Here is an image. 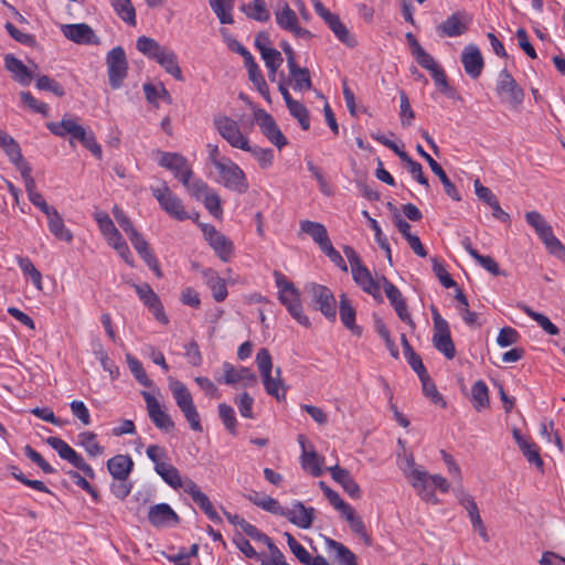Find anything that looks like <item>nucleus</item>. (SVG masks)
<instances>
[{
	"mask_svg": "<svg viewBox=\"0 0 565 565\" xmlns=\"http://www.w3.org/2000/svg\"><path fill=\"white\" fill-rule=\"evenodd\" d=\"M403 471L420 499L427 503L434 505L439 504V499L435 491L430 489V486H434V488L443 493L449 491L450 486L446 478L440 475H429L425 469L415 463L412 456L406 458Z\"/></svg>",
	"mask_w": 565,
	"mask_h": 565,
	"instance_id": "1",
	"label": "nucleus"
},
{
	"mask_svg": "<svg viewBox=\"0 0 565 565\" xmlns=\"http://www.w3.org/2000/svg\"><path fill=\"white\" fill-rule=\"evenodd\" d=\"M278 299L286 307L289 315L301 326L310 327L309 318L303 313L300 292L295 285L280 271H274Z\"/></svg>",
	"mask_w": 565,
	"mask_h": 565,
	"instance_id": "2",
	"label": "nucleus"
},
{
	"mask_svg": "<svg viewBox=\"0 0 565 565\" xmlns=\"http://www.w3.org/2000/svg\"><path fill=\"white\" fill-rule=\"evenodd\" d=\"M256 363L262 375L266 393L276 397L279 402L285 399L287 386L281 379V369L277 367L275 370V376L273 375L271 355L266 348H263L257 352Z\"/></svg>",
	"mask_w": 565,
	"mask_h": 565,
	"instance_id": "3",
	"label": "nucleus"
},
{
	"mask_svg": "<svg viewBox=\"0 0 565 565\" xmlns=\"http://www.w3.org/2000/svg\"><path fill=\"white\" fill-rule=\"evenodd\" d=\"M214 181L237 194H245L249 189L245 172L230 158H225L224 163H217Z\"/></svg>",
	"mask_w": 565,
	"mask_h": 565,
	"instance_id": "4",
	"label": "nucleus"
},
{
	"mask_svg": "<svg viewBox=\"0 0 565 565\" xmlns=\"http://www.w3.org/2000/svg\"><path fill=\"white\" fill-rule=\"evenodd\" d=\"M169 388L172 393L177 406L182 412L191 429L201 433L203 427L201 424L200 415L196 406L194 405L192 394L190 393L186 385L179 380L170 379Z\"/></svg>",
	"mask_w": 565,
	"mask_h": 565,
	"instance_id": "5",
	"label": "nucleus"
},
{
	"mask_svg": "<svg viewBox=\"0 0 565 565\" xmlns=\"http://www.w3.org/2000/svg\"><path fill=\"white\" fill-rule=\"evenodd\" d=\"M311 301L327 319L334 321L337 318V300L333 292L326 286L310 282L306 286Z\"/></svg>",
	"mask_w": 565,
	"mask_h": 565,
	"instance_id": "6",
	"label": "nucleus"
},
{
	"mask_svg": "<svg viewBox=\"0 0 565 565\" xmlns=\"http://www.w3.org/2000/svg\"><path fill=\"white\" fill-rule=\"evenodd\" d=\"M275 19L281 30L291 33L297 39L309 40L313 36L308 29L299 24V18L296 12L285 1L278 3L275 10Z\"/></svg>",
	"mask_w": 565,
	"mask_h": 565,
	"instance_id": "7",
	"label": "nucleus"
},
{
	"mask_svg": "<svg viewBox=\"0 0 565 565\" xmlns=\"http://www.w3.org/2000/svg\"><path fill=\"white\" fill-rule=\"evenodd\" d=\"M109 85L114 89L121 87L127 76L128 61L125 50L121 46L111 49L106 56Z\"/></svg>",
	"mask_w": 565,
	"mask_h": 565,
	"instance_id": "8",
	"label": "nucleus"
},
{
	"mask_svg": "<svg viewBox=\"0 0 565 565\" xmlns=\"http://www.w3.org/2000/svg\"><path fill=\"white\" fill-rule=\"evenodd\" d=\"M214 126L218 134L236 149H248V138L241 131L236 120L228 116H218L214 119Z\"/></svg>",
	"mask_w": 565,
	"mask_h": 565,
	"instance_id": "9",
	"label": "nucleus"
},
{
	"mask_svg": "<svg viewBox=\"0 0 565 565\" xmlns=\"http://www.w3.org/2000/svg\"><path fill=\"white\" fill-rule=\"evenodd\" d=\"M152 195L159 202L161 209L178 221L189 218L182 201L163 183L162 188H151Z\"/></svg>",
	"mask_w": 565,
	"mask_h": 565,
	"instance_id": "10",
	"label": "nucleus"
},
{
	"mask_svg": "<svg viewBox=\"0 0 565 565\" xmlns=\"http://www.w3.org/2000/svg\"><path fill=\"white\" fill-rule=\"evenodd\" d=\"M158 154L159 166L170 170L181 183H186L188 179H192L193 170L184 156L166 151H158Z\"/></svg>",
	"mask_w": 565,
	"mask_h": 565,
	"instance_id": "11",
	"label": "nucleus"
},
{
	"mask_svg": "<svg viewBox=\"0 0 565 565\" xmlns=\"http://www.w3.org/2000/svg\"><path fill=\"white\" fill-rule=\"evenodd\" d=\"M46 444L57 451L62 459L67 460L75 468L83 471L85 476L90 479L95 478L94 469L63 439L58 437H49L46 439Z\"/></svg>",
	"mask_w": 565,
	"mask_h": 565,
	"instance_id": "12",
	"label": "nucleus"
},
{
	"mask_svg": "<svg viewBox=\"0 0 565 565\" xmlns=\"http://www.w3.org/2000/svg\"><path fill=\"white\" fill-rule=\"evenodd\" d=\"M254 117L258 124L263 135L278 149L287 146L288 140L281 132L280 128L276 124L275 119L270 114L262 108L254 110Z\"/></svg>",
	"mask_w": 565,
	"mask_h": 565,
	"instance_id": "13",
	"label": "nucleus"
},
{
	"mask_svg": "<svg viewBox=\"0 0 565 565\" xmlns=\"http://www.w3.org/2000/svg\"><path fill=\"white\" fill-rule=\"evenodd\" d=\"M203 234L211 248L222 262L227 263L232 259L234 244L227 236L218 232L213 225H205Z\"/></svg>",
	"mask_w": 565,
	"mask_h": 565,
	"instance_id": "14",
	"label": "nucleus"
},
{
	"mask_svg": "<svg viewBox=\"0 0 565 565\" xmlns=\"http://www.w3.org/2000/svg\"><path fill=\"white\" fill-rule=\"evenodd\" d=\"M141 395L146 402L148 416L153 425L163 431H171L174 423L170 415L162 408L159 401L149 392L142 391Z\"/></svg>",
	"mask_w": 565,
	"mask_h": 565,
	"instance_id": "15",
	"label": "nucleus"
},
{
	"mask_svg": "<svg viewBox=\"0 0 565 565\" xmlns=\"http://www.w3.org/2000/svg\"><path fill=\"white\" fill-rule=\"evenodd\" d=\"M470 23L471 18H469L466 13L456 12L437 25V32L441 36H460L467 32Z\"/></svg>",
	"mask_w": 565,
	"mask_h": 565,
	"instance_id": "16",
	"label": "nucleus"
},
{
	"mask_svg": "<svg viewBox=\"0 0 565 565\" xmlns=\"http://www.w3.org/2000/svg\"><path fill=\"white\" fill-rule=\"evenodd\" d=\"M315 513L312 507H305L300 501H296L291 508H285L282 516L300 529H309L312 525Z\"/></svg>",
	"mask_w": 565,
	"mask_h": 565,
	"instance_id": "17",
	"label": "nucleus"
},
{
	"mask_svg": "<svg viewBox=\"0 0 565 565\" xmlns=\"http://www.w3.org/2000/svg\"><path fill=\"white\" fill-rule=\"evenodd\" d=\"M497 89L499 94H505L513 106L522 104L524 92L507 68L502 70L499 74Z\"/></svg>",
	"mask_w": 565,
	"mask_h": 565,
	"instance_id": "18",
	"label": "nucleus"
},
{
	"mask_svg": "<svg viewBox=\"0 0 565 565\" xmlns=\"http://www.w3.org/2000/svg\"><path fill=\"white\" fill-rule=\"evenodd\" d=\"M461 63L465 72L471 78H478L483 70L484 62L479 47L475 44L465 46L461 54Z\"/></svg>",
	"mask_w": 565,
	"mask_h": 565,
	"instance_id": "19",
	"label": "nucleus"
},
{
	"mask_svg": "<svg viewBox=\"0 0 565 565\" xmlns=\"http://www.w3.org/2000/svg\"><path fill=\"white\" fill-rule=\"evenodd\" d=\"M50 131L58 137L70 135L73 139L78 140L85 139V135L88 132L82 125L77 124L75 118L64 117L61 121L47 124Z\"/></svg>",
	"mask_w": 565,
	"mask_h": 565,
	"instance_id": "20",
	"label": "nucleus"
},
{
	"mask_svg": "<svg viewBox=\"0 0 565 565\" xmlns=\"http://www.w3.org/2000/svg\"><path fill=\"white\" fill-rule=\"evenodd\" d=\"M416 151L419 153L420 157H423L427 163L429 164L431 171L439 178L440 182L443 183L445 188V192L448 196H450L455 201H460V194L456 188V185L450 181V179L447 177L446 172L441 168V166L435 161L420 145H417Z\"/></svg>",
	"mask_w": 565,
	"mask_h": 565,
	"instance_id": "21",
	"label": "nucleus"
},
{
	"mask_svg": "<svg viewBox=\"0 0 565 565\" xmlns=\"http://www.w3.org/2000/svg\"><path fill=\"white\" fill-rule=\"evenodd\" d=\"M62 32L64 36L78 44H97L98 38L93 29L86 23L63 25Z\"/></svg>",
	"mask_w": 565,
	"mask_h": 565,
	"instance_id": "22",
	"label": "nucleus"
},
{
	"mask_svg": "<svg viewBox=\"0 0 565 565\" xmlns=\"http://www.w3.org/2000/svg\"><path fill=\"white\" fill-rule=\"evenodd\" d=\"M134 248L137 250L139 256L145 260V263L152 269L158 277H161V270L159 267V262L152 250L149 247V244L143 238V236L138 232H134L128 235Z\"/></svg>",
	"mask_w": 565,
	"mask_h": 565,
	"instance_id": "23",
	"label": "nucleus"
},
{
	"mask_svg": "<svg viewBox=\"0 0 565 565\" xmlns=\"http://www.w3.org/2000/svg\"><path fill=\"white\" fill-rule=\"evenodd\" d=\"M353 280L356 285H359L362 290L369 295H371L374 299L382 300L381 295V278L375 280L370 270L366 267L355 268L352 273Z\"/></svg>",
	"mask_w": 565,
	"mask_h": 565,
	"instance_id": "24",
	"label": "nucleus"
},
{
	"mask_svg": "<svg viewBox=\"0 0 565 565\" xmlns=\"http://www.w3.org/2000/svg\"><path fill=\"white\" fill-rule=\"evenodd\" d=\"M45 215L47 217V226L51 234L58 241L68 244L72 243L74 237L73 233L65 226L64 220L58 211L53 207L50 212H46Z\"/></svg>",
	"mask_w": 565,
	"mask_h": 565,
	"instance_id": "25",
	"label": "nucleus"
},
{
	"mask_svg": "<svg viewBox=\"0 0 565 565\" xmlns=\"http://www.w3.org/2000/svg\"><path fill=\"white\" fill-rule=\"evenodd\" d=\"M223 371L224 382L226 384L233 385L243 382L245 386H252L257 382L256 374L244 366L235 369L231 363L225 362L223 364Z\"/></svg>",
	"mask_w": 565,
	"mask_h": 565,
	"instance_id": "26",
	"label": "nucleus"
},
{
	"mask_svg": "<svg viewBox=\"0 0 565 565\" xmlns=\"http://www.w3.org/2000/svg\"><path fill=\"white\" fill-rule=\"evenodd\" d=\"M201 274L205 284L211 289L215 301H224L227 297L225 280L213 268H204L201 270Z\"/></svg>",
	"mask_w": 565,
	"mask_h": 565,
	"instance_id": "27",
	"label": "nucleus"
},
{
	"mask_svg": "<svg viewBox=\"0 0 565 565\" xmlns=\"http://www.w3.org/2000/svg\"><path fill=\"white\" fill-rule=\"evenodd\" d=\"M134 461L128 455H117L107 461V469L115 480L128 479Z\"/></svg>",
	"mask_w": 565,
	"mask_h": 565,
	"instance_id": "28",
	"label": "nucleus"
},
{
	"mask_svg": "<svg viewBox=\"0 0 565 565\" xmlns=\"http://www.w3.org/2000/svg\"><path fill=\"white\" fill-rule=\"evenodd\" d=\"M433 344L447 359L451 360L456 355V348L451 339L449 326L434 330Z\"/></svg>",
	"mask_w": 565,
	"mask_h": 565,
	"instance_id": "29",
	"label": "nucleus"
},
{
	"mask_svg": "<svg viewBox=\"0 0 565 565\" xmlns=\"http://www.w3.org/2000/svg\"><path fill=\"white\" fill-rule=\"evenodd\" d=\"M331 477L334 481L340 483L344 491L354 499H358L361 497V489L359 484L353 480L350 472L347 469L341 468L340 466L335 465L334 467H331L330 469Z\"/></svg>",
	"mask_w": 565,
	"mask_h": 565,
	"instance_id": "30",
	"label": "nucleus"
},
{
	"mask_svg": "<svg viewBox=\"0 0 565 565\" xmlns=\"http://www.w3.org/2000/svg\"><path fill=\"white\" fill-rule=\"evenodd\" d=\"M148 520L153 526H163L170 521L178 522V514L167 503L152 505L148 513Z\"/></svg>",
	"mask_w": 565,
	"mask_h": 565,
	"instance_id": "31",
	"label": "nucleus"
},
{
	"mask_svg": "<svg viewBox=\"0 0 565 565\" xmlns=\"http://www.w3.org/2000/svg\"><path fill=\"white\" fill-rule=\"evenodd\" d=\"M6 68L13 74V77L21 85H29L33 79L34 75L23 62L11 54H7L4 57Z\"/></svg>",
	"mask_w": 565,
	"mask_h": 565,
	"instance_id": "32",
	"label": "nucleus"
},
{
	"mask_svg": "<svg viewBox=\"0 0 565 565\" xmlns=\"http://www.w3.org/2000/svg\"><path fill=\"white\" fill-rule=\"evenodd\" d=\"M300 232L309 235L319 245L320 249L331 242L326 226L318 222L301 221Z\"/></svg>",
	"mask_w": 565,
	"mask_h": 565,
	"instance_id": "33",
	"label": "nucleus"
},
{
	"mask_svg": "<svg viewBox=\"0 0 565 565\" xmlns=\"http://www.w3.org/2000/svg\"><path fill=\"white\" fill-rule=\"evenodd\" d=\"M154 61L177 81L183 79L182 71L178 64V57L173 50L166 47Z\"/></svg>",
	"mask_w": 565,
	"mask_h": 565,
	"instance_id": "34",
	"label": "nucleus"
},
{
	"mask_svg": "<svg viewBox=\"0 0 565 565\" xmlns=\"http://www.w3.org/2000/svg\"><path fill=\"white\" fill-rule=\"evenodd\" d=\"M328 26L334 33L337 39L349 47H354L358 42L355 38L350 33L349 29L341 22L338 14H332V17L326 21Z\"/></svg>",
	"mask_w": 565,
	"mask_h": 565,
	"instance_id": "35",
	"label": "nucleus"
},
{
	"mask_svg": "<svg viewBox=\"0 0 565 565\" xmlns=\"http://www.w3.org/2000/svg\"><path fill=\"white\" fill-rule=\"evenodd\" d=\"M241 10L247 18L258 22H267L270 19V12L265 0H253L243 4Z\"/></svg>",
	"mask_w": 565,
	"mask_h": 565,
	"instance_id": "36",
	"label": "nucleus"
},
{
	"mask_svg": "<svg viewBox=\"0 0 565 565\" xmlns=\"http://www.w3.org/2000/svg\"><path fill=\"white\" fill-rule=\"evenodd\" d=\"M288 70L292 81V88L295 90L307 92L312 88L310 73L307 67H300L298 64H296L294 67Z\"/></svg>",
	"mask_w": 565,
	"mask_h": 565,
	"instance_id": "37",
	"label": "nucleus"
},
{
	"mask_svg": "<svg viewBox=\"0 0 565 565\" xmlns=\"http://www.w3.org/2000/svg\"><path fill=\"white\" fill-rule=\"evenodd\" d=\"M235 0H210V7L222 24H233Z\"/></svg>",
	"mask_w": 565,
	"mask_h": 565,
	"instance_id": "38",
	"label": "nucleus"
},
{
	"mask_svg": "<svg viewBox=\"0 0 565 565\" xmlns=\"http://www.w3.org/2000/svg\"><path fill=\"white\" fill-rule=\"evenodd\" d=\"M340 319L353 333L360 334L361 329L355 324V310L344 294L340 296Z\"/></svg>",
	"mask_w": 565,
	"mask_h": 565,
	"instance_id": "39",
	"label": "nucleus"
},
{
	"mask_svg": "<svg viewBox=\"0 0 565 565\" xmlns=\"http://www.w3.org/2000/svg\"><path fill=\"white\" fill-rule=\"evenodd\" d=\"M299 443L302 447L301 466L305 470H308L313 477L322 475L321 461L315 450L307 451L305 449V438L299 436Z\"/></svg>",
	"mask_w": 565,
	"mask_h": 565,
	"instance_id": "40",
	"label": "nucleus"
},
{
	"mask_svg": "<svg viewBox=\"0 0 565 565\" xmlns=\"http://www.w3.org/2000/svg\"><path fill=\"white\" fill-rule=\"evenodd\" d=\"M471 403L477 412L490 406L489 390L482 380L477 381L471 387Z\"/></svg>",
	"mask_w": 565,
	"mask_h": 565,
	"instance_id": "41",
	"label": "nucleus"
},
{
	"mask_svg": "<svg viewBox=\"0 0 565 565\" xmlns=\"http://www.w3.org/2000/svg\"><path fill=\"white\" fill-rule=\"evenodd\" d=\"M154 471L173 489H179L183 484V480L179 470L171 463L157 465Z\"/></svg>",
	"mask_w": 565,
	"mask_h": 565,
	"instance_id": "42",
	"label": "nucleus"
},
{
	"mask_svg": "<svg viewBox=\"0 0 565 565\" xmlns=\"http://www.w3.org/2000/svg\"><path fill=\"white\" fill-rule=\"evenodd\" d=\"M137 49L148 58L156 60L162 53L166 46L159 44L154 39L141 35L137 39Z\"/></svg>",
	"mask_w": 565,
	"mask_h": 565,
	"instance_id": "43",
	"label": "nucleus"
},
{
	"mask_svg": "<svg viewBox=\"0 0 565 565\" xmlns=\"http://www.w3.org/2000/svg\"><path fill=\"white\" fill-rule=\"evenodd\" d=\"M260 55L265 62L266 67L268 68V78L271 82H275L277 70L280 67L284 61L280 52L274 47H270L260 53Z\"/></svg>",
	"mask_w": 565,
	"mask_h": 565,
	"instance_id": "44",
	"label": "nucleus"
},
{
	"mask_svg": "<svg viewBox=\"0 0 565 565\" xmlns=\"http://www.w3.org/2000/svg\"><path fill=\"white\" fill-rule=\"evenodd\" d=\"M17 262L24 276H29L36 289L42 290V274L35 268L32 260L29 257L17 256Z\"/></svg>",
	"mask_w": 565,
	"mask_h": 565,
	"instance_id": "45",
	"label": "nucleus"
},
{
	"mask_svg": "<svg viewBox=\"0 0 565 565\" xmlns=\"http://www.w3.org/2000/svg\"><path fill=\"white\" fill-rule=\"evenodd\" d=\"M521 309L533 319L547 334L557 335L559 329L543 313H539L531 309L529 306H522Z\"/></svg>",
	"mask_w": 565,
	"mask_h": 565,
	"instance_id": "46",
	"label": "nucleus"
},
{
	"mask_svg": "<svg viewBox=\"0 0 565 565\" xmlns=\"http://www.w3.org/2000/svg\"><path fill=\"white\" fill-rule=\"evenodd\" d=\"M113 8L118 17L127 22L129 25L135 26L136 21V11L130 0L124 1H111Z\"/></svg>",
	"mask_w": 565,
	"mask_h": 565,
	"instance_id": "47",
	"label": "nucleus"
},
{
	"mask_svg": "<svg viewBox=\"0 0 565 565\" xmlns=\"http://www.w3.org/2000/svg\"><path fill=\"white\" fill-rule=\"evenodd\" d=\"M243 150L250 152L262 169H268L274 163V151L270 148H260L258 146H250L248 143V149Z\"/></svg>",
	"mask_w": 565,
	"mask_h": 565,
	"instance_id": "48",
	"label": "nucleus"
},
{
	"mask_svg": "<svg viewBox=\"0 0 565 565\" xmlns=\"http://www.w3.org/2000/svg\"><path fill=\"white\" fill-rule=\"evenodd\" d=\"M79 445L84 447L86 452L92 456L96 457L104 452V447L100 446L97 441V436L95 433L92 431H84L78 435Z\"/></svg>",
	"mask_w": 565,
	"mask_h": 565,
	"instance_id": "49",
	"label": "nucleus"
},
{
	"mask_svg": "<svg viewBox=\"0 0 565 565\" xmlns=\"http://www.w3.org/2000/svg\"><path fill=\"white\" fill-rule=\"evenodd\" d=\"M423 386V393L426 397L430 398V401L436 404L440 405L441 407L446 406V402L438 392L434 381L428 375V373L424 374L423 377H419Z\"/></svg>",
	"mask_w": 565,
	"mask_h": 565,
	"instance_id": "50",
	"label": "nucleus"
},
{
	"mask_svg": "<svg viewBox=\"0 0 565 565\" xmlns=\"http://www.w3.org/2000/svg\"><path fill=\"white\" fill-rule=\"evenodd\" d=\"M2 149L8 156L10 162L17 168V170L29 164L24 160L21 148L14 139H11L6 146L2 147Z\"/></svg>",
	"mask_w": 565,
	"mask_h": 565,
	"instance_id": "51",
	"label": "nucleus"
},
{
	"mask_svg": "<svg viewBox=\"0 0 565 565\" xmlns=\"http://www.w3.org/2000/svg\"><path fill=\"white\" fill-rule=\"evenodd\" d=\"M287 108L290 115L298 120L303 130H308L310 128L309 111L303 104L298 100H294L287 105Z\"/></svg>",
	"mask_w": 565,
	"mask_h": 565,
	"instance_id": "52",
	"label": "nucleus"
},
{
	"mask_svg": "<svg viewBox=\"0 0 565 565\" xmlns=\"http://www.w3.org/2000/svg\"><path fill=\"white\" fill-rule=\"evenodd\" d=\"M129 369L136 380L145 387H151L152 381L148 377L142 364L135 356L127 354L126 356Z\"/></svg>",
	"mask_w": 565,
	"mask_h": 565,
	"instance_id": "53",
	"label": "nucleus"
},
{
	"mask_svg": "<svg viewBox=\"0 0 565 565\" xmlns=\"http://www.w3.org/2000/svg\"><path fill=\"white\" fill-rule=\"evenodd\" d=\"M131 286L135 288L139 299L142 301V303L150 309L154 306L156 302L160 300L158 295L153 291L151 286L147 282L142 285L131 284Z\"/></svg>",
	"mask_w": 565,
	"mask_h": 565,
	"instance_id": "54",
	"label": "nucleus"
},
{
	"mask_svg": "<svg viewBox=\"0 0 565 565\" xmlns=\"http://www.w3.org/2000/svg\"><path fill=\"white\" fill-rule=\"evenodd\" d=\"M250 82L254 84L258 93L266 99L267 103H271L269 89L267 83L258 66L247 71Z\"/></svg>",
	"mask_w": 565,
	"mask_h": 565,
	"instance_id": "55",
	"label": "nucleus"
},
{
	"mask_svg": "<svg viewBox=\"0 0 565 565\" xmlns=\"http://www.w3.org/2000/svg\"><path fill=\"white\" fill-rule=\"evenodd\" d=\"M539 237L544 243L550 253L558 254L565 252V246L554 235L552 226H550L547 230L545 228L543 233H540Z\"/></svg>",
	"mask_w": 565,
	"mask_h": 565,
	"instance_id": "56",
	"label": "nucleus"
},
{
	"mask_svg": "<svg viewBox=\"0 0 565 565\" xmlns=\"http://www.w3.org/2000/svg\"><path fill=\"white\" fill-rule=\"evenodd\" d=\"M519 448L530 463L537 468L543 467V460L540 456V450L535 443L529 439L523 445L519 446Z\"/></svg>",
	"mask_w": 565,
	"mask_h": 565,
	"instance_id": "57",
	"label": "nucleus"
},
{
	"mask_svg": "<svg viewBox=\"0 0 565 565\" xmlns=\"http://www.w3.org/2000/svg\"><path fill=\"white\" fill-rule=\"evenodd\" d=\"M182 184L186 188L189 193L196 200L203 199L206 194H209L212 191L209 184L201 179H188V182Z\"/></svg>",
	"mask_w": 565,
	"mask_h": 565,
	"instance_id": "58",
	"label": "nucleus"
},
{
	"mask_svg": "<svg viewBox=\"0 0 565 565\" xmlns=\"http://www.w3.org/2000/svg\"><path fill=\"white\" fill-rule=\"evenodd\" d=\"M218 415L224 426L230 430L231 434L236 435L237 420L235 412L232 406L222 403L218 405Z\"/></svg>",
	"mask_w": 565,
	"mask_h": 565,
	"instance_id": "59",
	"label": "nucleus"
},
{
	"mask_svg": "<svg viewBox=\"0 0 565 565\" xmlns=\"http://www.w3.org/2000/svg\"><path fill=\"white\" fill-rule=\"evenodd\" d=\"M287 544L290 548V551L294 553V555L305 565H310V562L313 559L311 558L308 551L297 542V540L288 532L285 533Z\"/></svg>",
	"mask_w": 565,
	"mask_h": 565,
	"instance_id": "60",
	"label": "nucleus"
},
{
	"mask_svg": "<svg viewBox=\"0 0 565 565\" xmlns=\"http://www.w3.org/2000/svg\"><path fill=\"white\" fill-rule=\"evenodd\" d=\"M456 299L461 305L459 308V312H460L462 320L468 326H475L477 323L478 316L476 312L469 310L468 299H467L466 295L460 289L457 290Z\"/></svg>",
	"mask_w": 565,
	"mask_h": 565,
	"instance_id": "61",
	"label": "nucleus"
},
{
	"mask_svg": "<svg viewBox=\"0 0 565 565\" xmlns=\"http://www.w3.org/2000/svg\"><path fill=\"white\" fill-rule=\"evenodd\" d=\"M20 97L22 103L28 106L32 111L41 114L43 116L49 115V105L39 102L30 92H21Z\"/></svg>",
	"mask_w": 565,
	"mask_h": 565,
	"instance_id": "62",
	"label": "nucleus"
},
{
	"mask_svg": "<svg viewBox=\"0 0 565 565\" xmlns=\"http://www.w3.org/2000/svg\"><path fill=\"white\" fill-rule=\"evenodd\" d=\"M399 100H401V105H399L401 124H402V126H409L412 124V120L415 118V113L412 109L408 96L404 90L399 92Z\"/></svg>",
	"mask_w": 565,
	"mask_h": 565,
	"instance_id": "63",
	"label": "nucleus"
},
{
	"mask_svg": "<svg viewBox=\"0 0 565 565\" xmlns=\"http://www.w3.org/2000/svg\"><path fill=\"white\" fill-rule=\"evenodd\" d=\"M36 87L40 90H50L58 97H62L65 94L64 88L56 81L50 78L46 75L38 76Z\"/></svg>",
	"mask_w": 565,
	"mask_h": 565,
	"instance_id": "64",
	"label": "nucleus"
}]
</instances>
